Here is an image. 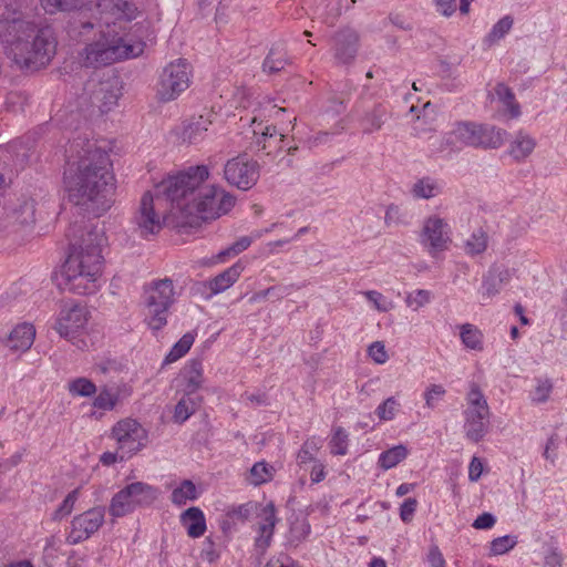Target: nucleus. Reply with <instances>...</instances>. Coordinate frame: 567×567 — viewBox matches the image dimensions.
<instances>
[{
	"label": "nucleus",
	"mask_w": 567,
	"mask_h": 567,
	"mask_svg": "<svg viewBox=\"0 0 567 567\" xmlns=\"http://www.w3.org/2000/svg\"><path fill=\"white\" fill-rule=\"evenodd\" d=\"M209 177L206 165H195L168 176L157 186L177 212L176 227L182 234H190L204 221L213 220L230 212L236 198L217 185H204Z\"/></svg>",
	"instance_id": "f257e3e1"
},
{
	"label": "nucleus",
	"mask_w": 567,
	"mask_h": 567,
	"mask_svg": "<svg viewBox=\"0 0 567 567\" xmlns=\"http://www.w3.org/2000/svg\"><path fill=\"white\" fill-rule=\"evenodd\" d=\"M22 2L0 0V42L17 65L38 71L50 63L58 41L51 25L37 28L24 19Z\"/></svg>",
	"instance_id": "f03ea898"
},
{
	"label": "nucleus",
	"mask_w": 567,
	"mask_h": 567,
	"mask_svg": "<svg viewBox=\"0 0 567 567\" xmlns=\"http://www.w3.org/2000/svg\"><path fill=\"white\" fill-rule=\"evenodd\" d=\"M84 154L78 162L74 174L64 173L69 202L81 209L100 217L114 203L115 178L110 155L87 142Z\"/></svg>",
	"instance_id": "7ed1b4c3"
},
{
	"label": "nucleus",
	"mask_w": 567,
	"mask_h": 567,
	"mask_svg": "<svg viewBox=\"0 0 567 567\" xmlns=\"http://www.w3.org/2000/svg\"><path fill=\"white\" fill-rule=\"evenodd\" d=\"M83 220L71 223L66 230L69 252L61 267L58 286L62 290L86 296L97 290V278L103 257V235L95 228H86Z\"/></svg>",
	"instance_id": "20e7f679"
},
{
	"label": "nucleus",
	"mask_w": 567,
	"mask_h": 567,
	"mask_svg": "<svg viewBox=\"0 0 567 567\" xmlns=\"http://www.w3.org/2000/svg\"><path fill=\"white\" fill-rule=\"evenodd\" d=\"M102 38V40L89 43L84 48L82 56L83 64L86 68L96 69L109 65L122 59L136 56L143 51L142 45L128 44L123 38L109 40L104 34Z\"/></svg>",
	"instance_id": "39448f33"
},
{
	"label": "nucleus",
	"mask_w": 567,
	"mask_h": 567,
	"mask_svg": "<svg viewBox=\"0 0 567 567\" xmlns=\"http://www.w3.org/2000/svg\"><path fill=\"white\" fill-rule=\"evenodd\" d=\"M159 493L158 487L144 482L127 484L112 497L109 514L113 518H120L133 513L138 507H150L158 498Z\"/></svg>",
	"instance_id": "423d86ee"
},
{
	"label": "nucleus",
	"mask_w": 567,
	"mask_h": 567,
	"mask_svg": "<svg viewBox=\"0 0 567 567\" xmlns=\"http://www.w3.org/2000/svg\"><path fill=\"white\" fill-rule=\"evenodd\" d=\"M174 301L173 280L165 278L156 281L145 298L150 329L159 331L167 324V313Z\"/></svg>",
	"instance_id": "0eeeda50"
},
{
	"label": "nucleus",
	"mask_w": 567,
	"mask_h": 567,
	"mask_svg": "<svg viewBox=\"0 0 567 567\" xmlns=\"http://www.w3.org/2000/svg\"><path fill=\"white\" fill-rule=\"evenodd\" d=\"M189 65L184 59L168 63L159 73L156 83V97L162 103H168L176 100L186 89H188Z\"/></svg>",
	"instance_id": "6e6552de"
},
{
	"label": "nucleus",
	"mask_w": 567,
	"mask_h": 567,
	"mask_svg": "<svg viewBox=\"0 0 567 567\" xmlns=\"http://www.w3.org/2000/svg\"><path fill=\"white\" fill-rule=\"evenodd\" d=\"M224 177L238 189L248 190L259 179V164L244 155L228 159L224 167Z\"/></svg>",
	"instance_id": "1a4fd4ad"
},
{
	"label": "nucleus",
	"mask_w": 567,
	"mask_h": 567,
	"mask_svg": "<svg viewBox=\"0 0 567 567\" xmlns=\"http://www.w3.org/2000/svg\"><path fill=\"white\" fill-rule=\"evenodd\" d=\"M106 508L104 506L92 507L71 520V530L66 536V543L78 545L89 539L103 525Z\"/></svg>",
	"instance_id": "9d476101"
},
{
	"label": "nucleus",
	"mask_w": 567,
	"mask_h": 567,
	"mask_svg": "<svg viewBox=\"0 0 567 567\" xmlns=\"http://www.w3.org/2000/svg\"><path fill=\"white\" fill-rule=\"evenodd\" d=\"M87 316L89 311L85 306L79 302L70 306L64 305L60 310L54 328L62 338L72 340L86 326Z\"/></svg>",
	"instance_id": "9b49d317"
},
{
	"label": "nucleus",
	"mask_w": 567,
	"mask_h": 567,
	"mask_svg": "<svg viewBox=\"0 0 567 567\" xmlns=\"http://www.w3.org/2000/svg\"><path fill=\"white\" fill-rule=\"evenodd\" d=\"M449 230L447 223L437 216H431L425 220L421 235L422 244L427 247L432 256L447 249L451 241Z\"/></svg>",
	"instance_id": "f8f14e48"
},
{
	"label": "nucleus",
	"mask_w": 567,
	"mask_h": 567,
	"mask_svg": "<svg viewBox=\"0 0 567 567\" xmlns=\"http://www.w3.org/2000/svg\"><path fill=\"white\" fill-rule=\"evenodd\" d=\"M360 38L355 30L343 28L332 38L333 58L338 64L350 65L354 62L360 47Z\"/></svg>",
	"instance_id": "ddd939ff"
},
{
	"label": "nucleus",
	"mask_w": 567,
	"mask_h": 567,
	"mask_svg": "<svg viewBox=\"0 0 567 567\" xmlns=\"http://www.w3.org/2000/svg\"><path fill=\"white\" fill-rule=\"evenodd\" d=\"M86 7L85 0L83 4L71 10H60L59 12L68 13L65 31L70 39L79 42H84L90 39L94 33L95 24L86 18L83 8Z\"/></svg>",
	"instance_id": "4468645a"
},
{
	"label": "nucleus",
	"mask_w": 567,
	"mask_h": 567,
	"mask_svg": "<svg viewBox=\"0 0 567 567\" xmlns=\"http://www.w3.org/2000/svg\"><path fill=\"white\" fill-rule=\"evenodd\" d=\"M134 221L143 237L157 234L162 229V221L155 213L154 198L151 192L143 194Z\"/></svg>",
	"instance_id": "2eb2a0df"
},
{
	"label": "nucleus",
	"mask_w": 567,
	"mask_h": 567,
	"mask_svg": "<svg viewBox=\"0 0 567 567\" xmlns=\"http://www.w3.org/2000/svg\"><path fill=\"white\" fill-rule=\"evenodd\" d=\"M258 516H260L264 522L259 525L258 536L255 539V547L261 555H264L271 544L275 527L278 522L275 504L272 502L268 503L260 509Z\"/></svg>",
	"instance_id": "dca6fc26"
},
{
	"label": "nucleus",
	"mask_w": 567,
	"mask_h": 567,
	"mask_svg": "<svg viewBox=\"0 0 567 567\" xmlns=\"http://www.w3.org/2000/svg\"><path fill=\"white\" fill-rule=\"evenodd\" d=\"M389 117V106L385 103L375 102L372 106L363 110L359 124L363 133L371 134L381 130Z\"/></svg>",
	"instance_id": "f3484780"
},
{
	"label": "nucleus",
	"mask_w": 567,
	"mask_h": 567,
	"mask_svg": "<svg viewBox=\"0 0 567 567\" xmlns=\"http://www.w3.org/2000/svg\"><path fill=\"white\" fill-rule=\"evenodd\" d=\"M465 436L473 443L484 439L488 430L489 414L481 413L477 410H465Z\"/></svg>",
	"instance_id": "a211bd4d"
},
{
	"label": "nucleus",
	"mask_w": 567,
	"mask_h": 567,
	"mask_svg": "<svg viewBox=\"0 0 567 567\" xmlns=\"http://www.w3.org/2000/svg\"><path fill=\"white\" fill-rule=\"evenodd\" d=\"M480 124L473 122H460L451 131L446 137L447 144H456L460 142L466 146L478 147V132Z\"/></svg>",
	"instance_id": "6ab92c4d"
},
{
	"label": "nucleus",
	"mask_w": 567,
	"mask_h": 567,
	"mask_svg": "<svg viewBox=\"0 0 567 567\" xmlns=\"http://www.w3.org/2000/svg\"><path fill=\"white\" fill-rule=\"evenodd\" d=\"M35 338V329L33 324L23 322L18 324L10 332L8 338V347L13 351H27L33 344Z\"/></svg>",
	"instance_id": "aec40b11"
},
{
	"label": "nucleus",
	"mask_w": 567,
	"mask_h": 567,
	"mask_svg": "<svg viewBox=\"0 0 567 567\" xmlns=\"http://www.w3.org/2000/svg\"><path fill=\"white\" fill-rule=\"evenodd\" d=\"M244 270V265L240 261L235 262L229 268L225 269L213 279L208 281V288L210 290V295H218L229 287H231L236 280L239 278L241 271Z\"/></svg>",
	"instance_id": "412c9836"
},
{
	"label": "nucleus",
	"mask_w": 567,
	"mask_h": 567,
	"mask_svg": "<svg viewBox=\"0 0 567 567\" xmlns=\"http://www.w3.org/2000/svg\"><path fill=\"white\" fill-rule=\"evenodd\" d=\"M181 523L186 527L187 534L192 538H198L206 530V518L199 507H189L181 515Z\"/></svg>",
	"instance_id": "4be33fe9"
},
{
	"label": "nucleus",
	"mask_w": 567,
	"mask_h": 567,
	"mask_svg": "<svg viewBox=\"0 0 567 567\" xmlns=\"http://www.w3.org/2000/svg\"><path fill=\"white\" fill-rule=\"evenodd\" d=\"M509 279L508 270H499L498 268H491L486 275L483 276L481 291L484 298H492L496 296L503 288V285Z\"/></svg>",
	"instance_id": "5701e85b"
},
{
	"label": "nucleus",
	"mask_w": 567,
	"mask_h": 567,
	"mask_svg": "<svg viewBox=\"0 0 567 567\" xmlns=\"http://www.w3.org/2000/svg\"><path fill=\"white\" fill-rule=\"evenodd\" d=\"M289 63L286 48L284 43L274 44L262 62V71L275 74L285 69Z\"/></svg>",
	"instance_id": "b1692460"
},
{
	"label": "nucleus",
	"mask_w": 567,
	"mask_h": 567,
	"mask_svg": "<svg viewBox=\"0 0 567 567\" xmlns=\"http://www.w3.org/2000/svg\"><path fill=\"white\" fill-rule=\"evenodd\" d=\"M478 147L481 148H498L506 135V131L491 124H480Z\"/></svg>",
	"instance_id": "393cba45"
},
{
	"label": "nucleus",
	"mask_w": 567,
	"mask_h": 567,
	"mask_svg": "<svg viewBox=\"0 0 567 567\" xmlns=\"http://www.w3.org/2000/svg\"><path fill=\"white\" fill-rule=\"evenodd\" d=\"M212 121L203 115L193 117L183 130V141L189 144L200 142L207 132Z\"/></svg>",
	"instance_id": "a878e982"
},
{
	"label": "nucleus",
	"mask_w": 567,
	"mask_h": 567,
	"mask_svg": "<svg viewBox=\"0 0 567 567\" xmlns=\"http://www.w3.org/2000/svg\"><path fill=\"white\" fill-rule=\"evenodd\" d=\"M186 385L184 392L187 396L194 395L203 382V363L199 359L190 360L184 368Z\"/></svg>",
	"instance_id": "bb28decb"
},
{
	"label": "nucleus",
	"mask_w": 567,
	"mask_h": 567,
	"mask_svg": "<svg viewBox=\"0 0 567 567\" xmlns=\"http://www.w3.org/2000/svg\"><path fill=\"white\" fill-rule=\"evenodd\" d=\"M408 454L409 451L405 445L399 444L392 446L379 455L378 465L384 471L391 470L404 461L408 457Z\"/></svg>",
	"instance_id": "cd10ccee"
},
{
	"label": "nucleus",
	"mask_w": 567,
	"mask_h": 567,
	"mask_svg": "<svg viewBox=\"0 0 567 567\" xmlns=\"http://www.w3.org/2000/svg\"><path fill=\"white\" fill-rule=\"evenodd\" d=\"M536 142L527 134L518 133L511 143L508 154L517 162L525 159L535 148Z\"/></svg>",
	"instance_id": "c85d7f7f"
},
{
	"label": "nucleus",
	"mask_w": 567,
	"mask_h": 567,
	"mask_svg": "<svg viewBox=\"0 0 567 567\" xmlns=\"http://www.w3.org/2000/svg\"><path fill=\"white\" fill-rule=\"evenodd\" d=\"M196 485L190 480H184L175 487L171 494V501L176 506H183L188 501H196L198 498Z\"/></svg>",
	"instance_id": "c756f323"
},
{
	"label": "nucleus",
	"mask_w": 567,
	"mask_h": 567,
	"mask_svg": "<svg viewBox=\"0 0 567 567\" xmlns=\"http://www.w3.org/2000/svg\"><path fill=\"white\" fill-rule=\"evenodd\" d=\"M196 398H194V395L187 396L184 393L183 398L174 408L173 422L176 424H183L196 412Z\"/></svg>",
	"instance_id": "7c9ffc66"
},
{
	"label": "nucleus",
	"mask_w": 567,
	"mask_h": 567,
	"mask_svg": "<svg viewBox=\"0 0 567 567\" xmlns=\"http://www.w3.org/2000/svg\"><path fill=\"white\" fill-rule=\"evenodd\" d=\"M196 333L186 332L174 346L171 351L166 354L163 364L173 363L183 358L192 348L195 341Z\"/></svg>",
	"instance_id": "2f4dec72"
},
{
	"label": "nucleus",
	"mask_w": 567,
	"mask_h": 567,
	"mask_svg": "<svg viewBox=\"0 0 567 567\" xmlns=\"http://www.w3.org/2000/svg\"><path fill=\"white\" fill-rule=\"evenodd\" d=\"M494 91L497 99L507 107L511 117H518L520 115V106L515 100L513 90L504 83H497Z\"/></svg>",
	"instance_id": "473e14b6"
},
{
	"label": "nucleus",
	"mask_w": 567,
	"mask_h": 567,
	"mask_svg": "<svg viewBox=\"0 0 567 567\" xmlns=\"http://www.w3.org/2000/svg\"><path fill=\"white\" fill-rule=\"evenodd\" d=\"M140 430L141 425L137 421L133 419H124L115 423L112 427V437L115 439L116 442L127 440L130 437L138 436Z\"/></svg>",
	"instance_id": "72a5a7b5"
},
{
	"label": "nucleus",
	"mask_w": 567,
	"mask_h": 567,
	"mask_svg": "<svg viewBox=\"0 0 567 567\" xmlns=\"http://www.w3.org/2000/svg\"><path fill=\"white\" fill-rule=\"evenodd\" d=\"M461 340L462 343L471 350H483V334L471 323L461 326Z\"/></svg>",
	"instance_id": "f704fd0d"
},
{
	"label": "nucleus",
	"mask_w": 567,
	"mask_h": 567,
	"mask_svg": "<svg viewBox=\"0 0 567 567\" xmlns=\"http://www.w3.org/2000/svg\"><path fill=\"white\" fill-rule=\"evenodd\" d=\"M487 239L488 236L483 228L475 229L465 243L466 254L472 256L483 254L487 248Z\"/></svg>",
	"instance_id": "c9c22d12"
},
{
	"label": "nucleus",
	"mask_w": 567,
	"mask_h": 567,
	"mask_svg": "<svg viewBox=\"0 0 567 567\" xmlns=\"http://www.w3.org/2000/svg\"><path fill=\"white\" fill-rule=\"evenodd\" d=\"M258 503L247 502L245 504L230 506L226 512V516L231 520H238L244 523L248 520L254 513L258 514Z\"/></svg>",
	"instance_id": "e433bc0d"
},
{
	"label": "nucleus",
	"mask_w": 567,
	"mask_h": 567,
	"mask_svg": "<svg viewBox=\"0 0 567 567\" xmlns=\"http://www.w3.org/2000/svg\"><path fill=\"white\" fill-rule=\"evenodd\" d=\"M513 23L514 20L511 16L503 17L493 25L484 41L488 43V45L499 41L511 31Z\"/></svg>",
	"instance_id": "4c0bfd02"
},
{
	"label": "nucleus",
	"mask_w": 567,
	"mask_h": 567,
	"mask_svg": "<svg viewBox=\"0 0 567 567\" xmlns=\"http://www.w3.org/2000/svg\"><path fill=\"white\" fill-rule=\"evenodd\" d=\"M68 389L73 396L89 398L96 393V385L84 377L76 378L69 382Z\"/></svg>",
	"instance_id": "58836bf2"
},
{
	"label": "nucleus",
	"mask_w": 567,
	"mask_h": 567,
	"mask_svg": "<svg viewBox=\"0 0 567 567\" xmlns=\"http://www.w3.org/2000/svg\"><path fill=\"white\" fill-rule=\"evenodd\" d=\"M274 467L266 462H257L250 468V483L255 486L272 480Z\"/></svg>",
	"instance_id": "ea45409f"
},
{
	"label": "nucleus",
	"mask_w": 567,
	"mask_h": 567,
	"mask_svg": "<svg viewBox=\"0 0 567 567\" xmlns=\"http://www.w3.org/2000/svg\"><path fill=\"white\" fill-rule=\"evenodd\" d=\"M329 445L330 453L332 455H346L348 453L349 445V435L347 431L341 426L334 429Z\"/></svg>",
	"instance_id": "a19ab883"
},
{
	"label": "nucleus",
	"mask_w": 567,
	"mask_h": 567,
	"mask_svg": "<svg viewBox=\"0 0 567 567\" xmlns=\"http://www.w3.org/2000/svg\"><path fill=\"white\" fill-rule=\"evenodd\" d=\"M517 544V536L504 535L491 542L489 555L498 556L508 553Z\"/></svg>",
	"instance_id": "79ce46f5"
},
{
	"label": "nucleus",
	"mask_w": 567,
	"mask_h": 567,
	"mask_svg": "<svg viewBox=\"0 0 567 567\" xmlns=\"http://www.w3.org/2000/svg\"><path fill=\"white\" fill-rule=\"evenodd\" d=\"M110 2H113V10L117 13V17L120 19H125L126 21H132L136 19V17L140 14V11L136 7V4L128 0H110Z\"/></svg>",
	"instance_id": "37998d69"
},
{
	"label": "nucleus",
	"mask_w": 567,
	"mask_h": 567,
	"mask_svg": "<svg viewBox=\"0 0 567 567\" xmlns=\"http://www.w3.org/2000/svg\"><path fill=\"white\" fill-rule=\"evenodd\" d=\"M44 11L54 14L60 10H71L83 4V0H41Z\"/></svg>",
	"instance_id": "c03bdc74"
},
{
	"label": "nucleus",
	"mask_w": 567,
	"mask_h": 567,
	"mask_svg": "<svg viewBox=\"0 0 567 567\" xmlns=\"http://www.w3.org/2000/svg\"><path fill=\"white\" fill-rule=\"evenodd\" d=\"M143 444L138 441V436L121 440L117 442V452L120 453V462L130 458L133 454L141 451Z\"/></svg>",
	"instance_id": "a18cd8bd"
},
{
	"label": "nucleus",
	"mask_w": 567,
	"mask_h": 567,
	"mask_svg": "<svg viewBox=\"0 0 567 567\" xmlns=\"http://www.w3.org/2000/svg\"><path fill=\"white\" fill-rule=\"evenodd\" d=\"M292 286L276 285L255 293L254 300H280L290 293Z\"/></svg>",
	"instance_id": "49530a36"
},
{
	"label": "nucleus",
	"mask_w": 567,
	"mask_h": 567,
	"mask_svg": "<svg viewBox=\"0 0 567 567\" xmlns=\"http://www.w3.org/2000/svg\"><path fill=\"white\" fill-rule=\"evenodd\" d=\"M79 497V488L71 491L59 505V507L53 513L52 519L59 520L68 515H70L74 508V504Z\"/></svg>",
	"instance_id": "de8ad7c7"
},
{
	"label": "nucleus",
	"mask_w": 567,
	"mask_h": 567,
	"mask_svg": "<svg viewBox=\"0 0 567 567\" xmlns=\"http://www.w3.org/2000/svg\"><path fill=\"white\" fill-rule=\"evenodd\" d=\"M252 244V237L243 236L233 243L228 248L221 250L218 257L225 260L227 257L237 256L238 254L246 250Z\"/></svg>",
	"instance_id": "09e8293b"
},
{
	"label": "nucleus",
	"mask_w": 567,
	"mask_h": 567,
	"mask_svg": "<svg viewBox=\"0 0 567 567\" xmlns=\"http://www.w3.org/2000/svg\"><path fill=\"white\" fill-rule=\"evenodd\" d=\"M544 564L548 567H559L563 563V555L554 543L544 545Z\"/></svg>",
	"instance_id": "8fccbe9b"
},
{
	"label": "nucleus",
	"mask_w": 567,
	"mask_h": 567,
	"mask_svg": "<svg viewBox=\"0 0 567 567\" xmlns=\"http://www.w3.org/2000/svg\"><path fill=\"white\" fill-rule=\"evenodd\" d=\"M398 405L394 396H390L375 409V414L382 421H390L394 417Z\"/></svg>",
	"instance_id": "3c124183"
},
{
	"label": "nucleus",
	"mask_w": 567,
	"mask_h": 567,
	"mask_svg": "<svg viewBox=\"0 0 567 567\" xmlns=\"http://www.w3.org/2000/svg\"><path fill=\"white\" fill-rule=\"evenodd\" d=\"M435 184L430 178H422L413 186V194L419 198H431L435 196Z\"/></svg>",
	"instance_id": "603ef678"
},
{
	"label": "nucleus",
	"mask_w": 567,
	"mask_h": 567,
	"mask_svg": "<svg viewBox=\"0 0 567 567\" xmlns=\"http://www.w3.org/2000/svg\"><path fill=\"white\" fill-rule=\"evenodd\" d=\"M117 402V396L112 394L109 390H102L93 401V406L100 410L111 411Z\"/></svg>",
	"instance_id": "864d4df0"
},
{
	"label": "nucleus",
	"mask_w": 567,
	"mask_h": 567,
	"mask_svg": "<svg viewBox=\"0 0 567 567\" xmlns=\"http://www.w3.org/2000/svg\"><path fill=\"white\" fill-rule=\"evenodd\" d=\"M431 300V292L424 289H417L408 295L405 302L409 307H414V310L429 303Z\"/></svg>",
	"instance_id": "5fc2aeb1"
},
{
	"label": "nucleus",
	"mask_w": 567,
	"mask_h": 567,
	"mask_svg": "<svg viewBox=\"0 0 567 567\" xmlns=\"http://www.w3.org/2000/svg\"><path fill=\"white\" fill-rule=\"evenodd\" d=\"M277 133L276 126L265 127L264 133L254 136L251 145L256 147L257 151L266 150L268 147L267 142L276 137Z\"/></svg>",
	"instance_id": "6e6d98bb"
},
{
	"label": "nucleus",
	"mask_w": 567,
	"mask_h": 567,
	"mask_svg": "<svg viewBox=\"0 0 567 567\" xmlns=\"http://www.w3.org/2000/svg\"><path fill=\"white\" fill-rule=\"evenodd\" d=\"M202 557L209 564H215L220 558V551L216 548V544L212 537H207L205 539L204 547L202 549Z\"/></svg>",
	"instance_id": "4d7b16f0"
},
{
	"label": "nucleus",
	"mask_w": 567,
	"mask_h": 567,
	"mask_svg": "<svg viewBox=\"0 0 567 567\" xmlns=\"http://www.w3.org/2000/svg\"><path fill=\"white\" fill-rule=\"evenodd\" d=\"M445 394V389L441 384H431L424 392V400L427 408L435 406V400H440Z\"/></svg>",
	"instance_id": "13d9d810"
},
{
	"label": "nucleus",
	"mask_w": 567,
	"mask_h": 567,
	"mask_svg": "<svg viewBox=\"0 0 567 567\" xmlns=\"http://www.w3.org/2000/svg\"><path fill=\"white\" fill-rule=\"evenodd\" d=\"M417 507L416 498L409 497L400 506V518L404 523H410Z\"/></svg>",
	"instance_id": "bf43d9fd"
},
{
	"label": "nucleus",
	"mask_w": 567,
	"mask_h": 567,
	"mask_svg": "<svg viewBox=\"0 0 567 567\" xmlns=\"http://www.w3.org/2000/svg\"><path fill=\"white\" fill-rule=\"evenodd\" d=\"M368 353L375 363L381 364L388 360V354L384 344L380 341H375L372 344H370Z\"/></svg>",
	"instance_id": "052dcab7"
},
{
	"label": "nucleus",
	"mask_w": 567,
	"mask_h": 567,
	"mask_svg": "<svg viewBox=\"0 0 567 567\" xmlns=\"http://www.w3.org/2000/svg\"><path fill=\"white\" fill-rule=\"evenodd\" d=\"M495 524L496 517L492 513L484 512L474 519L472 527L475 529L486 530L491 529Z\"/></svg>",
	"instance_id": "680f3d73"
},
{
	"label": "nucleus",
	"mask_w": 567,
	"mask_h": 567,
	"mask_svg": "<svg viewBox=\"0 0 567 567\" xmlns=\"http://www.w3.org/2000/svg\"><path fill=\"white\" fill-rule=\"evenodd\" d=\"M558 444H559L558 435L557 434H553L547 440V443L545 445V450H544L543 455H544V457L546 460H549L551 463H554L556 457H557V454L555 453V451L558 449Z\"/></svg>",
	"instance_id": "e2e57ef3"
},
{
	"label": "nucleus",
	"mask_w": 567,
	"mask_h": 567,
	"mask_svg": "<svg viewBox=\"0 0 567 567\" xmlns=\"http://www.w3.org/2000/svg\"><path fill=\"white\" fill-rule=\"evenodd\" d=\"M437 12L444 17H451L456 11V0H433Z\"/></svg>",
	"instance_id": "0e129e2a"
},
{
	"label": "nucleus",
	"mask_w": 567,
	"mask_h": 567,
	"mask_svg": "<svg viewBox=\"0 0 567 567\" xmlns=\"http://www.w3.org/2000/svg\"><path fill=\"white\" fill-rule=\"evenodd\" d=\"M427 561L431 567H445L446 564L443 554L436 545L430 548L427 554Z\"/></svg>",
	"instance_id": "69168bd1"
},
{
	"label": "nucleus",
	"mask_w": 567,
	"mask_h": 567,
	"mask_svg": "<svg viewBox=\"0 0 567 567\" xmlns=\"http://www.w3.org/2000/svg\"><path fill=\"white\" fill-rule=\"evenodd\" d=\"M483 473V463L482 461L474 456L468 466V480L471 482H477Z\"/></svg>",
	"instance_id": "338daca9"
},
{
	"label": "nucleus",
	"mask_w": 567,
	"mask_h": 567,
	"mask_svg": "<svg viewBox=\"0 0 567 567\" xmlns=\"http://www.w3.org/2000/svg\"><path fill=\"white\" fill-rule=\"evenodd\" d=\"M311 532L310 524L307 520H303L300 526H292L291 533L297 542L305 540Z\"/></svg>",
	"instance_id": "774afa93"
}]
</instances>
